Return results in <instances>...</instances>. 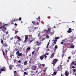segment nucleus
<instances>
[{
    "label": "nucleus",
    "instance_id": "22",
    "mask_svg": "<svg viewBox=\"0 0 76 76\" xmlns=\"http://www.w3.org/2000/svg\"><path fill=\"white\" fill-rule=\"evenodd\" d=\"M32 41H34V39H32V40L29 41V44H31V42H32Z\"/></svg>",
    "mask_w": 76,
    "mask_h": 76
},
{
    "label": "nucleus",
    "instance_id": "31",
    "mask_svg": "<svg viewBox=\"0 0 76 76\" xmlns=\"http://www.w3.org/2000/svg\"><path fill=\"white\" fill-rule=\"evenodd\" d=\"M21 20H22V18L21 17H20L19 19V20L20 21Z\"/></svg>",
    "mask_w": 76,
    "mask_h": 76
},
{
    "label": "nucleus",
    "instance_id": "59",
    "mask_svg": "<svg viewBox=\"0 0 76 76\" xmlns=\"http://www.w3.org/2000/svg\"><path fill=\"white\" fill-rule=\"evenodd\" d=\"M64 55H62V57H64Z\"/></svg>",
    "mask_w": 76,
    "mask_h": 76
},
{
    "label": "nucleus",
    "instance_id": "54",
    "mask_svg": "<svg viewBox=\"0 0 76 76\" xmlns=\"http://www.w3.org/2000/svg\"><path fill=\"white\" fill-rule=\"evenodd\" d=\"M29 57H31V54H30L29 55Z\"/></svg>",
    "mask_w": 76,
    "mask_h": 76
},
{
    "label": "nucleus",
    "instance_id": "47",
    "mask_svg": "<svg viewBox=\"0 0 76 76\" xmlns=\"http://www.w3.org/2000/svg\"><path fill=\"white\" fill-rule=\"evenodd\" d=\"M73 72H76V69H74L73 70Z\"/></svg>",
    "mask_w": 76,
    "mask_h": 76
},
{
    "label": "nucleus",
    "instance_id": "57",
    "mask_svg": "<svg viewBox=\"0 0 76 76\" xmlns=\"http://www.w3.org/2000/svg\"><path fill=\"white\" fill-rule=\"evenodd\" d=\"M48 48V46L47 45L46 46V48Z\"/></svg>",
    "mask_w": 76,
    "mask_h": 76
},
{
    "label": "nucleus",
    "instance_id": "40",
    "mask_svg": "<svg viewBox=\"0 0 76 76\" xmlns=\"http://www.w3.org/2000/svg\"><path fill=\"white\" fill-rule=\"evenodd\" d=\"M42 67H44L45 66V64H43L42 65Z\"/></svg>",
    "mask_w": 76,
    "mask_h": 76
},
{
    "label": "nucleus",
    "instance_id": "61",
    "mask_svg": "<svg viewBox=\"0 0 76 76\" xmlns=\"http://www.w3.org/2000/svg\"><path fill=\"white\" fill-rule=\"evenodd\" d=\"M71 39H73V37H71Z\"/></svg>",
    "mask_w": 76,
    "mask_h": 76
},
{
    "label": "nucleus",
    "instance_id": "17",
    "mask_svg": "<svg viewBox=\"0 0 76 76\" xmlns=\"http://www.w3.org/2000/svg\"><path fill=\"white\" fill-rule=\"evenodd\" d=\"M3 45L4 47H7L8 46L5 43H4V44H3Z\"/></svg>",
    "mask_w": 76,
    "mask_h": 76
},
{
    "label": "nucleus",
    "instance_id": "27",
    "mask_svg": "<svg viewBox=\"0 0 76 76\" xmlns=\"http://www.w3.org/2000/svg\"><path fill=\"white\" fill-rule=\"evenodd\" d=\"M2 53H3V56H4L5 55V53H4V52L3 50L2 51Z\"/></svg>",
    "mask_w": 76,
    "mask_h": 76
},
{
    "label": "nucleus",
    "instance_id": "28",
    "mask_svg": "<svg viewBox=\"0 0 76 76\" xmlns=\"http://www.w3.org/2000/svg\"><path fill=\"white\" fill-rule=\"evenodd\" d=\"M12 24H14V25H15V26H18V24L16 23H15V24L13 23H12Z\"/></svg>",
    "mask_w": 76,
    "mask_h": 76
},
{
    "label": "nucleus",
    "instance_id": "7",
    "mask_svg": "<svg viewBox=\"0 0 76 76\" xmlns=\"http://www.w3.org/2000/svg\"><path fill=\"white\" fill-rule=\"evenodd\" d=\"M2 25H3V26H7L8 25V24H4V23H3L2 24L1 22H0V26H2Z\"/></svg>",
    "mask_w": 76,
    "mask_h": 76
},
{
    "label": "nucleus",
    "instance_id": "11",
    "mask_svg": "<svg viewBox=\"0 0 76 76\" xmlns=\"http://www.w3.org/2000/svg\"><path fill=\"white\" fill-rule=\"evenodd\" d=\"M28 39V36L27 35L25 36V40L24 41V42H26L27 39Z\"/></svg>",
    "mask_w": 76,
    "mask_h": 76
},
{
    "label": "nucleus",
    "instance_id": "18",
    "mask_svg": "<svg viewBox=\"0 0 76 76\" xmlns=\"http://www.w3.org/2000/svg\"><path fill=\"white\" fill-rule=\"evenodd\" d=\"M57 72H53V73L52 74V75L53 76H55V75H56V74L57 73Z\"/></svg>",
    "mask_w": 76,
    "mask_h": 76
},
{
    "label": "nucleus",
    "instance_id": "21",
    "mask_svg": "<svg viewBox=\"0 0 76 76\" xmlns=\"http://www.w3.org/2000/svg\"><path fill=\"white\" fill-rule=\"evenodd\" d=\"M27 64V61H26L24 62V65H26Z\"/></svg>",
    "mask_w": 76,
    "mask_h": 76
},
{
    "label": "nucleus",
    "instance_id": "8",
    "mask_svg": "<svg viewBox=\"0 0 76 76\" xmlns=\"http://www.w3.org/2000/svg\"><path fill=\"white\" fill-rule=\"evenodd\" d=\"M57 48H58V47L57 46V45H55V47L53 48V50L54 51V52H55V51H56V50H57Z\"/></svg>",
    "mask_w": 76,
    "mask_h": 76
},
{
    "label": "nucleus",
    "instance_id": "63",
    "mask_svg": "<svg viewBox=\"0 0 76 76\" xmlns=\"http://www.w3.org/2000/svg\"><path fill=\"white\" fill-rule=\"evenodd\" d=\"M2 27L4 28H5V27H4V26H2Z\"/></svg>",
    "mask_w": 76,
    "mask_h": 76
},
{
    "label": "nucleus",
    "instance_id": "1",
    "mask_svg": "<svg viewBox=\"0 0 76 76\" xmlns=\"http://www.w3.org/2000/svg\"><path fill=\"white\" fill-rule=\"evenodd\" d=\"M58 61V60L57 59H53V61L51 63V64H53V66H55V65L57 63V61Z\"/></svg>",
    "mask_w": 76,
    "mask_h": 76
},
{
    "label": "nucleus",
    "instance_id": "9",
    "mask_svg": "<svg viewBox=\"0 0 76 76\" xmlns=\"http://www.w3.org/2000/svg\"><path fill=\"white\" fill-rule=\"evenodd\" d=\"M65 75L66 76H69V73L67 71H66L65 72Z\"/></svg>",
    "mask_w": 76,
    "mask_h": 76
},
{
    "label": "nucleus",
    "instance_id": "64",
    "mask_svg": "<svg viewBox=\"0 0 76 76\" xmlns=\"http://www.w3.org/2000/svg\"><path fill=\"white\" fill-rule=\"evenodd\" d=\"M12 39H13V38H11L10 39V40H12Z\"/></svg>",
    "mask_w": 76,
    "mask_h": 76
},
{
    "label": "nucleus",
    "instance_id": "45",
    "mask_svg": "<svg viewBox=\"0 0 76 76\" xmlns=\"http://www.w3.org/2000/svg\"><path fill=\"white\" fill-rule=\"evenodd\" d=\"M28 69V68H26L24 69V71H26L27 70V69Z\"/></svg>",
    "mask_w": 76,
    "mask_h": 76
},
{
    "label": "nucleus",
    "instance_id": "51",
    "mask_svg": "<svg viewBox=\"0 0 76 76\" xmlns=\"http://www.w3.org/2000/svg\"><path fill=\"white\" fill-rule=\"evenodd\" d=\"M40 17H38V18H37V20H38V19L39 20L40 19Z\"/></svg>",
    "mask_w": 76,
    "mask_h": 76
},
{
    "label": "nucleus",
    "instance_id": "10",
    "mask_svg": "<svg viewBox=\"0 0 76 76\" xmlns=\"http://www.w3.org/2000/svg\"><path fill=\"white\" fill-rule=\"evenodd\" d=\"M72 29L70 28H69L68 30L67 31L68 33H71V32H72Z\"/></svg>",
    "mask_w": 76,
    "mask_h": 76
},
{
    "label": "nucleus",
    "instance_id": "14",
    "mask_svg": "<svg viewBox=\"0 0 76 76\" xmlns=\"http://www.w3.org/2000/svg\"><path fill=\"white\" fill-rule=\"evenodd\" d=\"M10 70H12V67H13V66L12 65H10L9 66Z\"/></svg>",
    "mask_w": 76,
    "mask_h": 76
},
{
    "label": "nucleus",
    "instance_id": "38",
    "mask_svg": "<svg viewBox=\"0 0 76 76\" xmlns=\"http://www.w3.org/2000/svg\"><path fill=\"white\" fill-rule=\"evenodd\" d=\"M68 59L70 60V58H71V57H70V56L68 57Z\"/></svg>",
    "mask_w": 76,
    "mask_h": 76
},
{
    "label": "nucleus",
    "instance_id": "3",
    "mask_svg": "<svg viewBox=\"0 0 76 76\" xmlns=\"http://www.w3.org/2000/svg\"><path fill=\"white\" fill-rule=\"evenodd\" d=\"M6 70V67L4 66H3L0 69V71L1 72H4Z\"/></svg>",
    "mask_w": 76,
    "mask_h": 76
},
{
    "label": "nucleus",
    "instance_id": "25",
    "mask_svg": "<svg viewBox=\"0 0 76 76\" xmlns=\"http://www.w3.org/2000/svg\"><path fill=\"white\" fill-rule=\"evenodd\" d=\"M24 75H28V73H26V72H24Z\"/></svg>",
    "mask_w": 76,
    "mask_h": 76
},
{
    "label": "nucleus",
    "instance_id": "5",
    "mask_svg": "<svg viewBox=\"0 0 76 76\" xmlns=\"http://www.w3.org/2000/svg\"><path fill=\"white\" fill-rule=\"evenodd\" d=\"M62 68V66H58L57 67V70H58V71H60V70H62V69H63Z\"/></svg>",
    "mask_w": 76,
    "mask_h": 76
},
{
    "label": "nucleus",
    "instance_id": "53",
    "mask_svg": "<svg viewBox=\"0 0 76 76\" xmlns=\"http://www.w3.org/2000/svg\"><path fill=\"white\" fill-rule=\"evenodd\" d=\"M2 31H3V32H5L4 30V29H2Z\"/></svg>",
    "mask_w": 76,
    "mask_h": 76
},
{
    "label": "nucleus",
    "instance_id": "34",
    "mask_svg": "<svg viewBox=\"0 0 76 76\" xmlns=\"http://www.w3.org/2000/svg\"><path fill=\"white\" fill-rule=\"evenodd\" d=\"M9 32H8V31H7L5 33L7 35V34H8Z\"/></svg>",
    "mask_w": 76,
    "mask_h": 76
},
{
    "label": "nucleus",
    "instance_id": "16",
    "mask_svg": "<svg viewBox=\"0 0 76 76\" xmlns=\"http://www.w3.org/2000/svg\"><path fill=\"white\" fill-rule=\"evenodd\" d=\"M32 23L33 25H37V22L32 21Z\"/></svg>",
    "mask_w": 76,
    "mask_h": 76
},
{
    "label": "nucleus",
    "instance_id": "42",
    "mask_svg": "<svg viewBox=\"0 0 76 76\" xmlns=\"http://www.w3.org/2000/svg\"><path fill=\"white\" fill-rule=\"evenodd\" d=\"M49 45H50V42H48L47 45L48 46H49Z\"/></svg>",
    "mask_w": 76,
    "mask_h": 76
},
{
    "label": "nucleus",
    "instance_id": "55",
    "mask_svg": "<svg viewBox=\"0 0 76 76\" xmlns=\"http://www.w3.org/2000/svg\"><path fill=\"white\" fill-rule=\"evenodd\" d=\"M69 59H68V60L67 61V62H69Z\"/></svg>",
    "mask_w": 76,
    "mask_h": 76
},
{
    "label": "nucleus",
    "instance_id": "32",
    "mask_svg": "<svg viewBox=\"0 0 76 76\" xmlns=\"http://www.w3.org/2000/svg\"><path fill=\"white\" fill-rule=\"evenodd\" d=\"M5 52L6 54H7V53L8 52L7 51V50H6V49H5Z\"/></svg>",
    "mask_w": 76,
    "mask_h": 76
},
{
    "label": "nucleus",
    "instance_id": "56",
    "mask_svg": "<svg viewBox=\"0 0 76 76\" xmlns=\"http://www.w3.org/2000/svg\"><path fill=\"white\" fill-rule=\"evenodd\" d=\"M56 41H57V40L56 39H55L54 40V41L56 42Z\"/></svg>",
    "mask_w": 76,
    "mask_h": 76
},
{
    "label": "nucleus",
    "instance_id": "30",
    "mask_svg": "<svg viewBox=\"0 0 76 76\" xmlns=\"http://www.w3.org/2000/svg\"><path fill=\"white\" fill-rule=\"evenodd\" d=\"M35 51H34L32 52V54H34V53H35Z\"/></svg>",
    "mask_w": 76,
    "mask_h": 76
},
{
    "label": "nucleus",
    "instance_id": "33",
    "mask_svg": "<svg viewBox=\"0 0 76 76\" xmlns=\"http://www.w3.org/2000/svg\"><path fill=\"white\" fill-rule=\"evenodd\" d=\"M46 38H50V37H49V36H48V35H47L46 36Z\"/></svg>",
    "mask_w": 76,
    "mask_h": 76
},
{
    "label": "nucleus",
    "instance_id": "36",
    "mask_svg": "<svg viewBox=\"0 0 76 76\" xmlns=\"http://www.w3.org/2000/svg\"><path fill=\"white\" fill-rule=\"evenodd\" d=\"M47 55H45V54L44 56V57H45V58H47V56H46Z\"/></svg>",
    "mask_w": 76,
    "mask_h": 76
},
{
    "label": "nucleus",
    "instance_id": "43",
    "mask_svg": "<svg viewBox=\"0 0 76 76\" xmlns=\"http://www.w3.org/2000/svg\"><path fill=\"white\" fill-rule=\"evenodd\" d=\"M18 62V63H20L21 62V61H20V60H19Z\"/></svg>",
    "mask_w": 76,
    "mask_h": 76
},
{
    "label": "nucleus",
    "instance_id": "4",
    "mask_svg": "<svg viewBox=\"0 0 76 76\" xmlns=\"http://www.w3.org/2000/svg\"><path fill=\"white\" fill-rule=\"evenodd\" d=\"M37 69V66L35 65H33L31 67V69L33 70H35Z\"/></svg>",
    "mask_w": 76,
    "mask_h": 76
},
{
    "label": "nucleus",
    "instance_id": "24",
    "mask_svg": "<svg viewBox=\"0 0 76 76\" xmlns=\"http://www.w3.org/2000/svg\"><path fill=\"white\" fill-rule=\"evenodd\" d=\"M16 20V18H15L13 21V20H12V22H15Z\"/></svg>",
    "mask_w": 76,
    "mask_h": 76
},
{
    "label": "nucleus",
    "instance_id": "46",
    "mask_svg": "<svg viewBox=\"0 0 76 76\" xmlns=\"http://www.w3.org/2000/svg\"><path fill=\"white\" fill-rule=\"evenodd\" d=\"M72 69H75V67L74 66H73L72 67Z\"/></svg>",
    "mask_w": 76,
    "mask_h": 76
},
{
    "label": "nucleus",
    "instance_id": "13",
    "mask_svg": "<svg viewBox=\"0 0 76 76\" xmlns=\"http://www.w3.org/2000/svg\"><path fill=\"white\" fill-rule=\"evenodd\" d=\"M44 58V55H42V56H40V59H41L42 60H43Z\"/></svg>",
    "mask_w": 76,
    "mask_h": 76
},
{
    "label": "nucleus",
    "instance_id": "6",
    "mask_svg": "<svg viewBox=\"0 0 76 76\" xmlns=\"http://www.w3.org/2000/svg\"><path fill=\"white\" fill-rule=\"evenodd\" d=\"M40 42H39L38 41H36V44L37 46L41 45V44H42V43L41 42V40L39 41Z\"/></svg>",
    "mask_w": 76,
    "mask_h": 76
},
{
    "label": "nucleus",
    "instance_id": "58",
    "mask_svg": "<svg viewBox=\"0 0 76 76\" xmlns=\"http://www.w3.org/2000/svg\"><path fill=\"white\" fill-rule=\"evenodd\" d=\"M63 43H63V42H61V44H63Z\"/></svg>",
    "mask_w": 76,
    "mask_h": 76
},
{
    "label": "nucleus",
    "instance_id": "26",
    "mask_svg": "<svg viewBox=\"0 0 76 76\" xmlns=\"http://www.w3.org/2000/svg\"><path fill=\"white\" fill-rule=\"evenodd\" d=\"M45 55H46V56H48V55H49V53H47L46 52L45 54Z\"/></svg>",
    "mask_w": 76,
    "mask_h": 76
},
{
    "label": "nucleus",
    "instance_id": "37",
    "mask_svg": "<svg viewBox=\"0 0 76 76\" xmlns=\"http://www.w3.org/2000/svg\"><path fill=\"white\" fill-rule=\"evenodd\" d=\"M18 31H15V34H17V33H18Z\"/></svg>",
    "mask_w": 76,
    "mask_h": 76
},
{
    "label": "nucleus",
    "instance_id": "15",
    "mask_svg": "<svg viewBox=\"0 0 76 76\" xmlns=\"http://www.w3.org/2000/svg\"><path fill=\"white\" fill-rule=\"evenodd\" d=\"M54 56V53H52L50 57V58H53V57Z\"/></svg>",
    "mask_w": 76,
    "mask_h": 76
},
{
    "label": "nucleus",
    "instance_id": "29",
    "mask_svg": "<svg viewBox=\"0 0 76 76\" xmlns=\"http://www.w3.org/2000/svg\"><path fill=\"white\" fill-rule=\"evenodd\" d=\"M3 42H4V41L3 40H2L1 42V44H2V45L4 44L3 43Z\"/></svg>",
    "mask_w": 76,
    "mask_h": 76
},
{
    "label": "nucleus",
    "instance_id": "49",
    "mask_svg": "<svg viewBox=\"0 0 76 76\" xmlns=\"http://www.w3.org/2000/svg\"><path fill=\"white\" fill-rule=\"evenodd\" d=\"M52 34H54V33L55 32L53 31H52Z\"/></svg>",
    "mask_w": 76,
    "mask_h": 76
},
{
    "label": "nucleus",
    "instance_id": "2",
    "mask_svg": "<svg viewBox=\"0 0 76 76\" xmlns=\"http://www.w3.org/2000/svg\"><path fill=\"white\" fill-rule=\"evenodd\" d=\"M16 54L18 56H19L20 57H22V56H23V54L22 53H19V51L18 50L16 52Z\"/></svg>",
    "mask_w": 76,
    "mask_h": 76
},
{
    "label": "nucleus",
    "instance_id": "39",
    "mask_svg": "<svg viewBox=\"0 0 76 76\" xmlns=\"http://www.w3.org/2000/svg\"><path fill=\"white\" fill-rule=\"evenodd\" d=\"M28 37H32V34H31V35H28Z\"/></svg>",
    "mask_w": 76,
    "mask_h": 76
},
{
    "label": "nucleus",
    "instance_id": "52",
    "mask_svg": "<svg viewBox=\"0 0 76 76\" xmlns=\"http://www.w3.org/2000/svg\"><path fill=\"white\" fill-rule=\"evenodd\" d=\"M50 34L51 35H52V34H53L52 32H50Z\"/></svg>",
    "mask_w": 76,
    "mask_h": 76
},
{
    "label": "nucleus",
    "instance_id": "48",
    "mask_svg": "<svg viewBox=\"0 0 76 76\" xmlns=\"http://www.w3.org/2000/svg\"><path fill=\"white\" fill-rule=\"evenodd\" d=\"M48 31H51V29H50V28H48Z\"/></svg>",
    "mask_w": 76,
    "mask_h": 76
},
{
    "label": "nucleus",
    "instance_id": "23",
    "mask_svg": "<svg viewBox=\"0 0 76 76\" xmlns=\"http://www.w3.org/2000/svg\"><path fill=\"white\" fill-rule=\"evenodd\" d=\"M71 65H74L75 64V62L73 61L72 62L71 64Z\"/></svg>",
    "mask_w": 76,
    "mask_h": 76
},
{
    "label": "nucleus",
    "instance_id": "41",
    "mask_svg": "<svg viewBox=\"0 0 76 76\" xmlns=\"http://www.w3.org/2000/svg\"><path fill=\"white\" fill-rule=\"evenodd\" d=\"M59 37H55V39H59Z\"/></svg>",
    "mask_w": 76,
    "mask_h": 76
},
{
    "label": "nucleus",
    "instance_id": "19",
    "mask_svg": "<svg viewBox=\"0 0 76 76\" xmlns=\"http://www.w3.org/2000/svg\"><path fill=\"white\" fill-rule=\"evenodd\" d=\"M17 38L18 39V40H20V41L21 40V39H20V38L19 36H17Z\"/></svg>",
    "mask_w": 76,
    "mask_h": 76
},
{
    "label": "nucleus",
    "instance_id": "44",
    "mask_svg": "<svg viewBox=\"0 0 76 76\" xmlns=\"http://www.w3.org/2000/svg\"><path fill=\"white\" fill-rule=\"evenodd\" d=\"M48 19H50V18H51V17L50 16H48Z\"/></svg>",
    "mask_w": 76,
    "mask_h": 76
},
{
    "label": "nucleus",
    "instance_id": "62",
    "mask_svg": "<svg viewBox=\"0 0 76 76\" xmlns=\"http://www.w3.org/2000/svg\"><path fill=\"white\" fill-rule=\"evenodd\" d=\"M46 70H43V72H46Z\"/></svg>",
    "mask_w": 76,
    "mask_h": 76
},
{
    "label": "nucleus",
    "instance_id": "12",
    "mask_svg": "<svg viewBox=\"0 0 76 76\" xmlns=\"http://www.w3.org/2000/svg\"><path fill=\"white\" fill-rule=\"evenodd\" d=\"M71 48H75V45H73V44H71L70 47Z\"/></svg>",
    "mask_w": 76,
    "mask_h": 76
},
{
    "label": "nucleus",
    "instance_id": "50",
    "mask_svg": "<svg viewBox=\"0 0 76 76\" xmlns=\"http://www.w3.org/2000/svg\"><path fill=\"white\" fill-rule=\"evenodd\" d=\"M53 44H56V42L54 41V42H53Z\"/></svg>",
    "mask_w": 76,
    "mask_h": 76
},
{
    "label": "nucleus",
    "instance_id": "35",
    "mask_svg": "<svg viewBox=\"0 0 76 76\" xmlns=\"http://www.w3.org/2000/svg\"><path fill=\"white\" fill-rule=\"evenodd\" d=\"M37 23V25H39V23H38V22H36Z\"/></svg>",
    "mask_w": 76,
    "mask_h": 76
},
{
    "label": "nucleus",
    "instance_id": "60",
    "mask_svg": "<svg viewBox=\"0 0 76 76\" xmlns=\"http://www.w3.org/2000/svg\"><path fill=\"white\" fill-rule=\"evenodd\" d=\"M45 75V73H43V75Z\"/></svg>",
    "mask_w": 76,
    "mask_h": 76
},
{
    "label": "nucleus",
    "instance_id": "20",
    "mask_svg": "<svg viewBox=\"0 0 76 76\" xmlns=\"http://www.w3.org/2000/svg\"><path fill=\"white\" fill-rule=\"evenodd\" d=\"M28 51H29V50H31V47H29V48H28L27 49H26Z\"/></svg>",
    "mask_w": 76,
    "mask_h": 76
}]
</instances>
